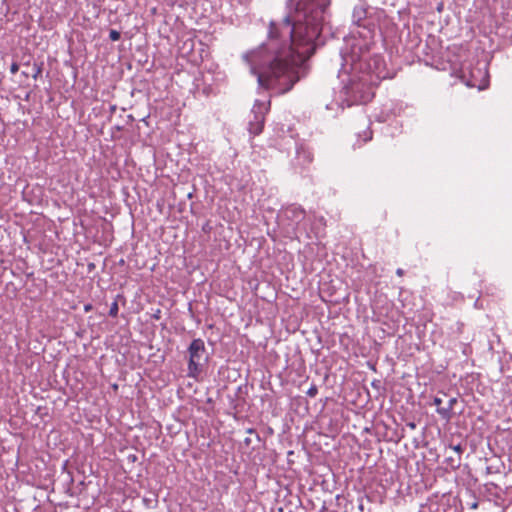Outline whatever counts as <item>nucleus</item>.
<instances>
[{
  "label": "nucleus",
  "instance_id": "obj_1",
  "mask_svg": "<svg viewBox=\"0 0 512 512\" xmlns=\"http://www.w3.org/2000/svg\"><path fill=\"white\" fill-rule=\"evenodd\" d=\"M331 0H286L287 14L272 20L265 43L243 55L260 86L283 94L299 80V65L310 58L329 16Z\"/></svg>",
  "mask_w": 512,
  "mask_h": 512
},
{
  "label": "nucleus",
  "instance_id": "obj_2",
  "mask_svg": "<svg viewBox=\"0 0 512 512\" xmlns=\"http://www.w3.org/2000/svg\"><path fill=\"white\" fill-rule=\"evenodd\" d=\"M343 93L348 106L367 103L374 96L371 87L362 79H351L349 84L343 88Z\"/></svg>",
  "mask_w": 512,
  "mask_h": 512
},
{
  "label": "nucleus",
  "instance_id": "obj_3",
  "mask_svg": "<svg viewBox=\"0 0 512 512\" xmlns=\"http://www.w3.org/2000/svg\"><path fill=\"white\" fill-rule=\"evenodd\" d=\"M188 354V376L196 379L208 359L204 341L200 338L194 339L188 347Z\"/></svg>",
  "mask_w": 512,
  "mask_h": 512
},
{
  "label": "nucleus",
  "instance_id": "obj_4",
  "mask_svg": "<svg viewBox=\"0 0 512 512\" xmlns=\"http://www.w3.org/2000/svg\"><path fill=\"white\" fill-rule=\"evenodd\" d=\"M270 107L266 100H256L249 115L248 130L250 134L259 135L264 127L265 115Z\"/></svg>",
  "mask_w": 512,
  "mask_h": 512
},
{
  "label": "nucleus",
  "instance_id": "obj_5",
  "mask_svg": "<svg viewBox=\"0 0 512 512\" xmlns=\"http://www.w3.org/2000/svg\"><path fill=\"white\" fill-rule=\"evenodd\" d=\"M368 8L361 4L355 6L352 12V22L354 25L359 28H363L365 32H359L360 36L363 38L372 37L375 25L373 21L367 16Z\"/></svg>",
  "mask_w": 512,
  "mask_h": 512
},
{
  "label": "nucleus",
  "instance_id": "obj_6",
  "mask_svg": "<svg viewBox=\"0 0 512 512\" xmlns=\"http://www.w3.org/2000/svg\"><path fill=\"white\" fill-rule=\"evenodd\" d=\"M286 218L294 221L295 223H299L305 217V211L301 206L291 205L287 207L284 211Z\"/></svg>",
  "mask_w": 512,
  "mask_h": 512
},
{
  "label": "nucleus",
  "instance_id": "obj_7",
  "mask_svg": "<svg viewBox=\"0 0 512 512\" xmlns=\"http://www.w3.org/2000/svg\"><path fill=\"white\" fill-rule=\"evenodd\" d=\"M457 403V398L453 397L448 401L447 407L444 408H437V413L446 420H449L451 418V412L454 407V405Z\"/></svg>",
  "mask_w": 512,
  "mask_h": 512
},
{
  "label": "nucleus",
  "instance_id": "obj_8",
  "mask_svg": "<svg viewBox=\"0 0 512 512\" xmlns=\"http://www.w3.org/2000/svg\"><path fill=\"white\" fill-rule=\"evenodd\" d=\"M297 158L299 160L303 159L302 163L305 164L313 160V155L308 149L301 146L297 149Z\"/></svg>",
  "mask_w": 512,
  "mask_h": 512
},
{
  "label": "nucleus",
  "instance_id": "obj_9",
  "mask_svg": "<svg viewBox=\"0 0 512 512\" xmlns=\"http://www.w3.org/2000/svg\"><path fill=\"white\" fill-rule=\"evenodd\" d=\"M41 73H42V67L36 63L33 64L32 70L30 72V76H32V78H34V79H37Z\"/></svg>",
  "mask_w": 512,
  "mask_h": 512
},
{
  "label": "nucleus",
  "instance_id": "obj_10",
  "mask_svg": "<svg viewBox=\"0 0 512 512\" xmlns=\"http://www.w3.org/2000/svg\"><path fill=\"white\" fill-rule=\"evenodd\" d=\"M118 311H119L118 304L115 301L110 306L109 315L111 317H116L118 315Z\"/></svg>",
  "mask_w": 512,
  "mask_h": 512
},
{
  "label": "nucleus",
  "instance_id": "obj_11",
  "mask_svg": "<svg viewBox=\"0 0 512 512\" xmlns=\"http://www.w3.org/2000/svg\"><path fill=\"white\" fill-rule=\"evenodd\" d=\"M120 37H121V34H120V32H119V31L114 30V29L110 30V32H109V38H110V40H112V41H118V40L120 39Z\"/></svg>",
  "mask_w": 512,
  "mask_h": 512
},
{
  "label": "nucleus",
  "instance_id": "obj_12",
  "mask_svg": "<svg viewBox=\"0 0 512 512\" xmlns=\"http://www.w3.org/2000/svg\"><path fill=\"white\" fill-rule=\"evenodd\" d=\"M306 394L311 397V398H314L317 394H318V388L316 385H311V387L307 390Z\"/></svg>",
  "mask_w": 512,
  "mask_h": 512
},
{
  "label": "nucleus",
  "instance_id": "obj_13",
  "mask_svg": "<svg viewBox=\"0 0 512 512\" xmlns=\"http://www.w3.org/2000/svg\"><path fill=\"white\" fill-rule=\"evenodd\" d=\"M18 70H19V65H18V63L13 62V63L11 64V66H10V72H11L12 74H15V73H17V72H18Z\"/></svg>",
  "mask_w": 512,
  "mask_h": 512
},
{
  "label": "nucleus",
  "instance_id": "obj_14",
  "mask_svg": "<svg viewBox=\"0 0 512 512\" xmlns=\"http://www.w3.org/2000/svg\"><path fill=\"white\" fill-rule=\"evenodd\" d=\"M441 403H442V399H441V398H439V397H435V398L433 399V404H434L435 406H437V408H442V407H441Z\"/></svg>",
  "mask_w": 512,
  "mask_h": 512
},
{
  "label": "nucleus",
  "instance_id": "obj_15",
  "mask_svg": "<svg viewBox=\"0 0 512 512\" xmlns=\"http://www.w3.org/2000/svg\"><path fill=\"white\" fill-rule=\"evenodd\" d=\"M371 139H372V132L371 131H366L365 132L364 142L370 141Z\"/></svg>",
  "mask_w": 512,
  "mask_h": 512
},
{
  "label": "nucleus",
  "instance_id": "obj_16",
  "mask_svg": "<svg viewBox=\"0 0 512 512\" xmlns=\"http://www.w3.org/2000/svg\"><path fill=\"white\" fill-rule=\"evenodd\" d=\"M452 449L458 454L462 453V447L460 445L453 446Z\"/></svg>",
  "mask_w": 512,
  "mask_h": 512
},
{
  "label": "nucleus",
  "instance_id": "obj_17",
  "mask_svg": "<svg viewBox=\"0 0 512 512\" xmlns=\"http://www.w3.org/2000/svg\"><path fill=\"white\" fill-rule=\"evenodd\" d=\"M396 274H397L398 276H403V274H404V270H403V269H401V268H398V269L396 270Z\"/></svg>",
  "mask_w": 512,
  "mask_h": 512
},
{
  "label": "nucleus",
  "instance_id": "obj_18",
  "mask_svg": "<svg viewBox=\"0 0 512 512\" xmlns=\"http://www.w3.org/2000/svg\"><path fill=\"white\" fill-rule=\"evenodd\" d=\"M22 75H23L25 78H28V77L30 76V72L22 71Z\"/></svg>",
  "mask_w": 512,
  "mask_h": 512
},
{
  "label": "nucleus",
  "instance_id": "obj_19",
  "mask_svg": "<svg viewBox=\"0 0 512 512\" xmlns=\"http://www.w3.org/2000/svg\"><path fill=\"white\" fill-rule=\"evenodd\" d=\"M407 426L410 427L411 429H415L416 427L415 423L413 422L408 423Z\"/></svg>",
  "mask_w": 512,
  "mask_h": 512
},
{
  "label": "nucleus",
  "instance_id": "obj_20",
  "mask_svg": "<svg viewBox=\"0 0 512 512\" xmlns=\"http://www.w3.org/2000/svg\"><path fill=\"white\" fill-rule=\"evenodd\" d=\"M90 309V306H86L85 310L88 311Z\"/></svg>",
  "mask_w": 512,
  "mask_h": 512
}]
</instances>
